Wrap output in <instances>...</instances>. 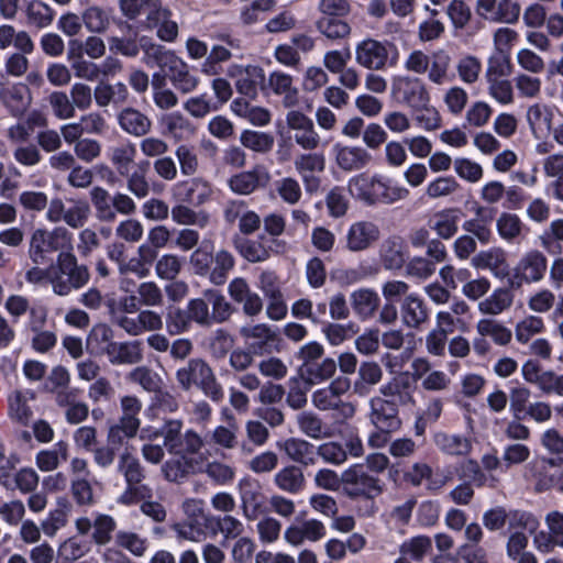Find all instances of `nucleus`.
Wrapping results in <instances>:
<instances>
[{
	"label": "nucleus",
	"mask_w": 563,
	"mask_h": 563,
	"mask_svg": "<svg viewBox=\"0 0 563 563\" xmlns=\"http://www.w3.org/2000/svg\"><path fill=\"white\" fill-rule=\"evenodd\" d=\"M35 265L25 272V280L31 285H41L45 282L52 286V291L60 297L81 289L90 280L89 268L79 264L71 252H60L56 262L47 267Z\"/></svg>",
	"instance_id": "f257e3e1"
},
{
	"label": "nucleus",
	"mask_w": 563,
	"mask_h": 563,
	"mask_svg": "<svg viewBox=\"0 0 563 563\" xmlns=\"http://www.w3.org/2000/svg\"><path fill=\"white\" fill-rule=\"evenodd\" d=\"M349 190L354 197L369 206L391 205L409 196V190L406 187L393 184L391 180L380 175L360 174L354 176L349 181Z\"/></svg>",
	"instance_id": "f03ea898"
},
{
	"label": "nucleus",
	"mask_w": 563,
	"mask_h": 563,
	"mask_svg": "<svg viewBox=\"0 0 563 563\" xmlns=\"http://www.w3.org/2000/svg\"><path fill=\"white\" fill-rule=\"evenodd\" d=\"M71 234L67 229L57 227L53 230L38 228L30 236L27 255L35 265L52 263L55 252H70Z\"/></svg>",
	"instance_id": "7ed1b4c3"
},
{
	"label": "nucleus",
	"mask_w": 563,
	"mask_h": 563,
	"mask_svg": "<svg viewBox=\"0 0 563 563\" xmlns=\"http://www.w3.org/2000/svg\"><path fill=\"white\" fill-rule=\"evenodd\" d=\"M452 58L444 49L427 54L421 49L411 51L404 60V68L411 74H428L430 82L442 86L450 80Z\"/></svg>",
	"instance_id": "20e7f679"
},
{
	"label": "nucleus",
	"mask_w": 563,
	"mask_h": 563,
	"mask_svg": "<svg viewBox=\"0 0 563 563\" xmlns=\"http://www.w3.org/2000/svg\"><path fill=\"white\" fill-rule=\"evenodd\" d=\"M176 380L185 391H189L196 385L213 401H220L223 398L221 385L212 368L202 358H191L185 366L177 369Z\"/></svg>",
	"instance_id": "39448f33"
},
{
	"label": "nucleus",
	"mask_w": 563,
	"mask_h": 563,
	"mask_svg": "<svg viewBox=\"0 0 563 563\" xmlns=\"http://www.w3.org/2000/svg\"><path fill=\"white\" fill-rule=\"evenodd\" d=\"M121 416L117 422L109 426L107 441L111 445H123L125 440L133 439L140 429L139 415L142 402L136 396L126 395L120 400Z\"/></svg>",
	"instance_id": "423d86ee"
},
{
	"label": "nucleus",
	"mask_w": 563,
	"mask_h": 563,
	"mask_svg": "<svg viewBox=\"0 0 563 563\" xmlns=\"http://www.w3.org/2000/svg\"><path fill=\"white\" fill-rule=\"evenodd\" d=\"M342 490L350 499L373 500L384 492V483L361 465H353L342 473Z\"/></svg>",
	"instance_id": "0eeeda50"
},
{
	"label": "nucleus",
	"mask_w": 563,
	"mask_h": 563,
	"mask_svg": "<svg viewBox=\"0 0 563 563\" xmlns=\"http://www.w3.org/2000/svg\"><path fill=\"white\" fill-rule=\"evenodd\" d=\"M391 97L413 110L427 108L430 93L422 79L410 75H397L391 79Z\"/></svg>",
	"instance_id": "6e6552de"
},
{
	"label": "nucleus",
	"mask_w": 563,
	"mask_h": 563,
	"mask_svg": "<svg viewBox=\"0 0 563 563\" xmlns=\"http://www.w3.org/2000/svg\"><path fill=\"white\" fill-rule=\"evenodd\" d=\"M75 527L81 536H87L91 531V542L97 547L109 544L117 532L115 519L107 514H97L92 520L88 517L77 518Z\"/></svg>",
	"instance_id": "1a4fd4ad"
},
{
	"label": "nucleus",
	"mask_w": 563,
	"mask_h": 563,
	"mask_svg": "<svg viewBox=\"0 0 563 563\" xmlns=\"http://www.w3.org/2000/svg\"><path fill=\"white\" fill-rule=\"evenodd\" d=\"M286 124L292 132V139L305 151H314L321 144L313 121L303 112L290 110L286 114Z\"/></svg>",
	"instance_id": "9d476101"
},
{
	"label": "nucleus",
	"mask_w": 563,
	"mask_h": 563,
	"mask_svg": "<svg viewBox=\"0 0 563 563\" xmlns=\"http://www.w3.org/2000/svg\"><path fill=\"white\" fill-rule=\"evenodd\" d=\"M520 11V4L514 0H476L475 4L476 14L494 23H516Z\"/></svg>",
	"instance_id": "9b49d317"
},
{
	"label": "nucleus",
	"mask_w": 563,
	"mask_h": 563,
	"mask_svg": "<svg viewBox=\"0 0 563 563\" xmlns=\"http://www.w3.org/2000/svg\"><path fill=\"white\" fill-rule=\"evenodd\" d=\"M548 268L545 255L538 251L527 252L514 268L512 286L520 287L522 284H534L543 279Z\"/></svg>",
	"instance_id": "f8f14e48"
},
{
	"label": "nucleus",
	"mask_w": 563,
	"mask_h": 563,
	"mask_svg": "<svg viewBox=\"0 0 563 563\" xmlns=\"http://www.w3.org/2000/svg\"><path fill=\"white\" fill-rule=\"evenodd\" d=\"M114 323L129 335L137 336L144 332H158L163 329L164 319L157 311L146 308L136 316L118 314Z\"/></svg>",
	"instance_id": "ddd939ff"
},
{
	"label": "nucleus",
	"mask_w": 563,
	"mask_h": 563,
	"mask_svg": "<svg viewBox=\"0 0 563 563\" xmlns=\"http://www.w3.org/2000/svg\"><path fill=\"white\" fill-rule=\"evenodd\" d=\"M31 102V91L25 84L0 80V103L12 117L20 118Z\"/></svg>",
	"instance_id": "4468645a"
},
{
	"label": "nucleus",
	"mask_w": 563,
	"mask_h": 563,
	"mask_svg": "<svg viewBox=\"0 0 563 563\" xmlns=\"http://www.w3.org/2000/svg\"><path fill=\"white\" fill-rule=\"evenodd\" d=\"M389 43L365 38L355 46V62L368 70H382L387 66Z\"/></svg>",
	"instance_id": "2eb2a0df"
},
{
	"label": "nucleus",
	"mask_w": 563,
	"mask_h": 563,
	"mask_svg": "<svg viewBox=\"0 0 563 563\" xmlns=\"http://www.w3.org/2000/svg\"><path fill=\"white\" fill-rule=\"evenodd\" d=\"M369 421L379 431L396 432L401 428L399 407L380 396L369 400Z\"/></svg>",
	"instance_id": "dca6fc26"
},
{
	"label": "nucleus",
	"mask_w": 563,
	"mask_h": 563,
	"mask_svg": "<svg viewBox=\"0 0 563 563\" xmlns=\"http://www.w3.org/2000/svg\"><path fill=\"white\" fill-rule=\"evenodd\" d=\"M240 334L254 355L272 353L278 341L276 332L264 323L242 327Z\"/></svg>",
	"instance_id": "f3484780"
},
{
	"label": "nucleus",
	"mask_w": 563,
	"mask_h": 563,
	"mask_svg": "<svg viewBox=\"0 0 563 563\" xmlns=\"http://www.w3.org/2000/svg\"><path fill=\"white\" fill-rule=\"evenodd\" d=\"M332 151L336 166L347 173L364 169L373 159L371 153L360 145L336 143Z\"/></svg>",
	"instance_id": "a211bd4d"
},
{
	"label": "nucleus",
	"mask_w": 563,
	"mask_h": 563,
	"mask_svg": "<svg viewBox=\"0 0 563 563\" xmlns=\"http://www.w3.org/2000/svg\"><path fill=\"white\" fill-rule=\"evenodd\" d=\"M413 390L415 387L409 374L407 372H400L380 386L378 396L398 407H405L415 404Z\"/></svg>",
	"instance_id": "6ab92c4d"
},
{
	"label": "nucleus",
	"mask_w": 563,
	"mask_h": 563,
	"mask_svg": "<svg viewBox=\"0 0 563 563\" xmlns=\"http://www.w3.org/2000/svg\"><path fill=\"white\" fill-rule=\"evenodd\" d=\"M380 230L372 221H357L350 225L345 234V247L350 252H362L379 240Z\"/></svg>",
	"instance_id": "aec40b11"
},
{
	"label": "nucleus",
	"mask_w": 563,
	"mask_h": 563,
	"mask_svg": "<svg viewBox=\"0 0 563 563\" xmlns=\"http://www.w3.org/2000/svg\"><path fill=\"white\" fill-rule=\"evenodd\" d=\"M544 521L549 531L537 533L533 542L540 552L550 553L555 547L563 548V510L548 512Z\"/></svg>",
	"instance_id": "412c9836"
},
{
	"label": "nucleus",
	"mask_w": 563,
	"mask_h": 563,
	"mask_svg": "<svg viewBox=\"0 0 563 563\" xmlns=\"http://www.w3.org/2000/svg\"><path fill=\"white\" fill-rule=\"evenodd\" d=\"M228 76L235 79V88L239 93L251 99L257 96V87L264 81V71L255 65H232L228 69Z\"/></svg>",
	"instance_id": "4be33fe9"
},
{
	"label": "nucleus",
	"mask_w": 563,
	"mask_h": 563,
	"mask_svg": "<svg viewBox=\"0 0 563 563\" xmlns=\"http://www.w3.org/2000/svg\"><path fill=\"white\" fill-rule=\"evenodd\" d=\"M269 180L268 169L263 165H255L251 170L232 176L229 179V187L238 195H250L258 187H265Z\"/></svg>",
	"instance_id": "5701e85b"
},
{
	"label": "nucleus",
	"mask_w": 563,
	"mask_h": 563,
	"mask_svg": "<svg viewBox=\"0 0 563 563\" xmlns=\"http://www.w3.org/2000/svg\"><path fill=\"white\" fill-rule=\"evenodd\" d=\"M325 537V526L318 519H308L300 525H290L284 532V539L294 547L305 541L318 542Z\"/></svg>",
	"instance_id": "b1692460"
},
{
	"label": "nucleus",
	"mask_w": 563,
	"mask_h": 563,
	"mask_svg": "<svg viewBox=\"0 0 563 563\" xmlns=\"http://www.w3.org/2000/svg\"><path fill=\"white\" fill-rule=\"evenodd\" d=\"M240 499L243 517L247 521L257 520L266 512L265 497L258 485L244 482L240 486Z\"/></svg>",
	"instance_id": "393cba45"
},
{
	"label": "nucleus",
	"mask_w": 563,
	"mask_h": 563,
	"mask_svg": "<svg viewBox=\"0 0 563 563\" xmlns=\"http://www.w3.org/2000/svg\"><path fill=\"white\" fill-rule=\"evenodd\" d=\"M471 264L476 269H488L497 278H505L509 274L506 253L500 247H492L475 254Z\"/></svg>",
	"instance_id": "a878e982"
},
{
	"label": "nucleus",
	"mask_w": 563,
	"mask_h": 563,
	"mask_svg": "<svg viewBox=\"0 0 563 563\" xmlns=\"http://www.w3.org/2000/svg\"><path fill=\"white\" fill-rule=\"evenodd\" d=\"M118 123L122 131L134 137L146 136L153 126L147 114L132 107H126L119 112Z\"/></svg>",
	"instance_id": "bb28decb"
},
{
	"label": "nucleus",
	"mask_w": 563,
	"mask_h": 563,
	"mask_svg": "<svg viewBox=\"0 0 563 563\" xmlns=\"http://www.w3.org/2000/svg\"><path fill=\"white\" fill-rule=\"evenodd\" d=\"M146 20L150 27L156 29L159 40L172 43L177 38L178 23L173 20L172 12L163 8L161 3L154 11L148 12Z\"/></svg>",
	"instance_id": "cd10ccee"
},
{
	"label": "nucleus",
	"mask_w": 563,
	"mask_h": 563,
	"mask_svg": "<svg viewBox=\"0 0 563 563\" xmlns=\"http://www.w3.org/2000/svg\"><path fill=\"white\" fill-rule=\"evenodd\" d=\"M279 449L292 462L302 466H311L316 464V448L312 443L300 438H288L278 444Z\"/></svg>",
	"instance_id": "c85d7f7f"
},
{
	"label": "nucleus",
	"mask_w": 563,
	"mask_h": 563,
	"mask_svg": "<svg viewBox=\"0 0 563 563\" xmlns=\"http://www.w3.org/2000/svg\"><path fill=\"white\" fill-rule=\"evenodd\" d=\"M140 46L143 52V63L150 67L157 66L162 69H168L178 58L174 52L154 43L147 36L140 37Z\"/></svg>",
	"instance_id": "c756f323"
},
{
	"label": "nucleus",
	"mask_w": 563,
	"mask_h": 563,
	"mask_svg": "<svg viewBox=\"0 0 563 563\" xmlns=\"http://www.w3.org/2000/svg\"><path fill=\"white\" fill-rule=\"evenodd\" d=\"M112 364H137L143 360V347L140 341L114 342L104 347Z\"/></svg>",
	"instance_id": "7c9ffc66"
},
{
	"label": "nucleus",
	"mask_w": 563,
	"mask_h": 563,
	"mask_svg": "<svg viewBox=\"0 0 563 563\" xmlns=\"http://www.w3.org/2000/svg\"><path fill=\"white\" fill-rule=\"evenodd\" d=\"M405 241L402 238L393 235L385 239L379 246V260L385 269L398 271L402 268L405 256Z\"/></svg>",
	"instance_id": "2f4dec72"
},
{
	"label": "nucleus",
	"mask_w": 563,
	"mask_h": 563,
	"mask_svg": "<svg viewBox=\"0 0 563 563\" xmlns=\"http://www.w3.org/2000/svg\"><path fill=\"white\" fill-rule=\"evenodd\" d=\"M224 44H214L211 46L210 52L201 66V71L208 76L219 74L220 65L229 62L233 54V48H239L235 41L230 36H222Z\"/></svg>",
	"instance_id": "473e14b6"
},
{
	"label": "nucleus",
	"mask_w": 563,
	"mask_h": 563,
	"mask_svg": "<svg viewBox=\"0 0 563 563\" xmlns=\"http://www.w3.org/2000/svg\"><path fill=\"white\" fill-rule=\"evenodd\" d=\"M274 485L286 494H299L306 484V477L302 470L297 465H287L275 473Z\"/></svg>",
	"instance_id": "72a5a7b5"
},
{
	"label": "nucleus",
	"mask_w": 563,
	"mask_h": 563,
	"mask_svg": "<svg viewBox=\"0 0 563 563\" xmlns=\"http://www.w3.org/2000/svg\"><path fill=\"white\" fill-rule=\"evenodd\" d=\"M117 470L124 477L128 487L137 486L145 478V470L143 465L129 450H124L119 455Z\"/></svg>",
	"instance_id": "f704fd0d"
},
{
	"label": "nucleus",
	"mask_w": 563,
	"mask_h": 563,
	"mask_svg": "<svg viewBox=\"0 0 563 563\" xmlns=\"http://www.w3.org/2000/svg\"><path fill=\"white\" fill-rule=\"evenodd\" d=\"M553 112L543 103H533L526 112L527 123L537 137L548 134L552 128Z\"/></svg>",
	"instance_id": "c9c22d12"
},
{
	"label": "nucleus",
	"mask_w": 563,
	"mask_h": 563,
	"mask_svg": "<svg viewBox=\"0 0 563 563\" xmlns=\"http://www.w3.org/2000/svg\"><path fill=\"white\" fill-rule=\"evenodd\" d=\"M172 85L181 93L195 91L199 85V78L190 73L189 66L181 58H177L167 69Z\"/></svg>",
	"instance_id": "e433bc0d"
},
{
	"label": "nucleus",
	"mask_w": 563,
	"mask_h": 563,
	"mask_svg": "<svg viewBox=\"0 0 563 563\" xmlns=\"http://www.w3.org/2000/svg\"><path fill=\"white\" fill-rule=\"evenodd\" d=\"M514 298V292L510 289L499 287L494 289L487 298L479 301L477 309L485 316H498L512 306Z\"/></svg>",
	"instance_id": "4c0bfd02"
},
{
	"label": "nucleus",
	"mask_w": 563,
	"mask_h": 563,
	"mask_svg": "<svg viewBox=\"0 0 563 563\" xmlns=\"http://www.w3.org/2000/svg\"><path fill=\"white\" fill-rule=\"evenodd\" d=\"M433 442L442 453L448 455L465 456L472 451L471 440L461 434L438 432L433 437Z\"/></svg>",
	"instance_id": "58836bf2"
},
{
	"label": "nucleus",
	"mask_w": 563,
	"mask_h": 563,
	"mask_svg": "<svg viewBox=\"0 0 563 563\" xmlns=\"http://www.w3.org/2000/svg\"><path fill=\"white\" fill-rule=\"evenodd\" d=\"M476 218L464 222L463 229L476 238L481 243L487 244L492 239V231L488 224L492 222L493 211L483 206L474 208Z\"/></svg>",
	"instance_id": "ea45409f"
},
{
	"label": "nucleus",
	"mask_w": 563,
	"mask_h": 563,
	"mask_svg": "<svg viewBox=\"0 0 563 563\" xmlns=\"http://www.w3.org/2000/svg\"><path fill=\"white\" fill-rule=\"evenodd\" d=\"M383 369L377 362L366 361L358 367V378L354 382V393L360 396L368 395L371 388L382 382Z\"/></svg>",
	"instance_id": "a19ab883"
},
{
	"label": "nucleus",
	"mask_w": 563,
	"mask_h": 563,
	"mask_svg": "<svg viewBox=\"0 0 563 563\" xmlns=\"http://www.w3.org/2000/svg\"><path fill=\"white\" fill-rule=\"evenodd\" d=\"M461 184L453 176H438L424 187V196L429 200L450 199L459 194Z\"/></svg>",
	"instance_id": "79ce46f5"
},
{
	"label": "nucleus",
	"mask_w": 563,
	"mask_h": 563,
	"mask_svg": "<svg viewBox=\"0 0 563 563\" xmlns=\"http://www.w3.org/2000/svg\"><path fill=\"white\" fill-rule=\"evenodd\" d=\"M268 86L276 95H283V104L292 108L298 103V90L292 85V77L283 71H273L268 78Z\"/></svg>",
	"instance_id": "37998d69"
},
{
	"label": "nucleus",
	"mask_w": 563,
	"mask_h": 563,
	"mask_svg": "<svg viewBox=\"0 0 563 563\" xmlns=\"http://www.w3.org/2000/svg\"><path fill=\"white\" fill-rule=\"evenodd\" d=\"M231 110L239 117L249 120L256 126H265L271 122L272 114L268 109L252 106L243 98H236L231 103Z\"/></svg>",
	"instance_id": "c03bdc74"
},
{
	"label": "nucleus",
	"mask_w": 563,
	"mask_h": 563,
	"mask_svg": "<svg viewBox=\"0 0 563 563\" xmlns=\"http://www.w3.org/2000/svg\"><path fill=\"white\" fill-rule=\"evenodd\" d=\"M114 542L119 549L128 551L135 558H143L150 549L148 539L131 530L117 531Z\"/></svg>",
	"instance_id": "a18cd8bd"
},
{
	"label": "nucleus",
	"mask_w": 563,
	"mask_h": 563,
	"mask_svg": "<svg viewBox=\"0 0 563 563\" xmlns=\"http://www.w3.org/2000/svg\"><path fill=\"white\" fill-rule=\"evenodd\" d=\"M401 312L405 324L412 329H418L429 317L424 302L415 295L406 296Z\"/></svg>",
	"instance_id": "49530a36"
},
{
	"label": "nucleus",
	"mask_w": 563,
	"mask_h": 563,
	"mask_svg": "<svg viewBox=\"0 0 563 563\" xmlns=\"http://www.w3.org/2000/svg\"><path fill=\"white\" fill-rule=\"evenodd\" d=\"M296 421L299 430L311 439L320 440L332 434L323 420L312 411H301L297 415Z\"/></svg>",
	"instance_id": "de8ad7c7"
},
{
	"label": "nucleus",
	"mask_w": 563,
	"mask_h": 563,
	"mask_svg": "<svg viewBox=\"0 0 563 563\" xmlns=\"http://www.w3.org/2000/svg\"><path fill=\"white\" fill-rule=\"evenodd\" d=\"M159 122L166 133L176 140L194 135L196 132L195 125L180 112L165 113Z\"/></svg>",
	"instance_id": "09e8293b"
},
{
	"label": "nucleus",
	"mask_w": 563,
	"mask_h": 563,
	"mask_svg": "<svg viewBox=\"0 0 563 563\" xmlns=\"http://www.w3.org/2000/svg\"><path fill=\"white\" fill-rule=\"evenodd\" d=\"M26 23L36 29L48 27L55 16L54 10L40 0H31L25 8Z\"/></svg>",
	"instance_id": "8fccbe9b"
},
{
	"label": "nucleus",
	"mask_w": 563,
	"mask_h": 563,
	"mask_svg": "<svg viewBox=\"0 0 563 563\" xmlns=\"http://www.w3.org/2000/svg\"><path fill=\"white\" fill-rule=\"evenodd\" d=\"M351 300L354 311L364 319L373 317L380 302L377 292L368 288L354 291Z\"/></svg>",
	"instance_id": "3c124183"
},
{
	"label": "nucleus",
	"mask_w": 563,
	"mask_h": 563,
	"mask_svg": "<svg viewBox=\"0 0 563 563\" xmlns=\"http://www.w3.org/2000/svg\"><path fill=\"white\" fill-rule=\"evenodd\" d=\"M476 331L481 336H490L496 344L501 346L508 345L512 338L510 329L497 320L488 318L477 321Z\"/></svg>",
	"instance_id": "603ef678"
},
{
	"label": "nucleus",
	"mask_w": 563,
	"mask_h": 563,
	"mask_svg": "<svg viewBox=\"0 0 563 563\" xmlns=\"http://www.w3.org/2000/svg\"><path fill=\"white\" fill-rule=\"evenodd\" d=\"M239 427L233 416H229L227 426H217L208 433L210 442L225 450H232L238 444Z\"/></svg>",
	"instance_id": "864d4df0"
},
{
	"label": "nucleus",
	"mask_w": 563,
	"mask_h": 563,
	"mask_svg": "<svg viewBox=\"0 0 563 563\" xmlns=\"http://www.w3.org/2000/svg\"><path fill=\"white\" fill-rule=\"evenodd\" d=\"M540 443L552 457L549 464L553 467L563 465V434L555 428H549L543 431L540 438Z\"/></svg>",
	"instance_id": "5fc2aeb1"
},
{
	"label": "nucleus",
	"mask_w": 563,
	"mask_h": 563,
	"mask_svg": "<svg viewBox=\"0 0 563 563\" xmlns=\"http://www.w3.org/2000/svg\"><path fill=\"white\" fill-rule=\"evenodd\" d=\"M459 209L451 208L444 209L434 216V223L432 229L440 238L449 240L455 235L459 229Z\"/></svg>",
	"instance_id": "6e6d98bb"
},
{
	"label": "nucleus",
	"mask_w": 563,
	"mask_h": 563,
	"mask_svg": "<svg viewBox=\"0 0 563 563\" xmlns=\"http://www.w3.org/2000/svg\"><path fill=\"white\" fill-rule=\"evenodd\" d=\"M205 441L202 437L192 429L181 432L175 442V446L169 450L172 455H194L200 452L203 448Z\"/></svg>",
	"instance_id": "4d7b16f0"
},
{
	"label": "nucleus",
	"mask_w": 563,
	"mask_h": 563,
	"mask_svg": "<svg viewBox=\"0 0 563 563\" xmlns=\"http://www.w3.org/2000/svg\"><path fill=\"white\" fill-rule=\"evenodd\" d=\"M172 219L179 225H197L205 228L208 225L210 217L205 211L196 212L186 205H176L170 209Z\"/></svg>",
	"instance_id": "13d9d810"
},
{
	"label": "nucleus",
	"mask_w": 563,
	"mask_h": 563,
	"mask_svg": "<svg viewBox=\"0 0 563 563\" xmlns=\"http://www.w3.org/2000/svg\"><path fill=\"white\" fill-rule=\"evenodd\" d=\"M136 150L133 144L118 145L111 148L110 162L120 176H128L134 163Z\"/></svg>",
	"instance_id": "bf43d9fd"
},
{
	"label": "nucleus",
	"mask_w": 563,
	"mask_h": 563,
	"mask_svg": "<svg viewBox=\"0 0 563 563\" xmlns=\"http://www.w3.org/2000/svg\"><path fill=\"white\" fill-rule=\"evenodd\" d=\"M212 263L214 264L210 272V280L214 285H222L230 271L235 265L234 256L227 250H219L212 256Z\"/></svg>",
	"instance_id": "052dcab7"
},
{
	"label": "nucleus",
	"mask_w": 563,
	"mask_h": 563,
	"mask_svg": "<svg viewBox=\"0 0 563 563\" xmlns=\"http://www.w3.org/2000/svg\"><path fill=\"white\" fill-rule=\"evenodd\" d=\"M68 457V445L60 441L55 444L54 450H44L36 455V465L43 472H51L58 467L59 460Z\"/></svg>",
	"instance_id": "680f3d73"
},
{
	"label": "nucleus",
	"mask_w": 563,
	"mask_h": 563,
	"mask_svg": "<svg viewBox=\"0 0 563 563\" xmlns=\"http://www.w3.org/2000/svg\"><path fill=\"white\" fill-rule=\"evenodd\" d=\"M190 466L187 456L174 455L162 465L161 471L166 481L179 483L188 476Z\"/></svg>",
	"instance_id": "e2e57ef3"
},
{
	"label": "nucleus",
	"mask_w": 563,
	"mask_h": 563,
	"mask_svg": "<svg viewBox=\"0 0 563 563\" xmlns=\"http://www.w3.org/2000/svg\"><path fill=\"white\" fill-rule=\"evenodd\" d=\"M497 232L507 242H514L522 234L523 223L515 213L503 212L496 221Z\"/></svg>",
	"instance_id": "0e129e2a"
},
{
	"label": "nucleus",
	"mask_w": 563,
	"mask_h": 563,
	"mask_svg": "<svg viewBox=\"0 0 563 563\" xmlns=\"http://www.w3.org/2000/svg\"><path fill=\"white\" fill-rule=\"evenodd\" d=\"M136 294L141 305L145 308L162 307L165 302L164 290L153 280L140 283Z\"/></svg>",
	"instance_id": "69168bd1"
},
{
	"label": "nucleus",
	"mask_w": 563,
	"mask_h": 563,
	"mask_svg": "<svg viewBox=\"0 0 563 563\" xmlns=\"http://www.w3.org/2000/svg\"><path fill=\"white\" fill-rule=\"evenodd\" d=\"M128 379L140 385L144 390L150 393L158 391L162 385L159 375L147 366H137L133 368L129 373Z\"/></svg>",
	"instance_id": "338daca9"
},
{
	"label": "nucleus",
	"mask_w": 563,
	"mask_h": 563,
	"mask_svg": "<svg viewBox=\"0 0 563 563\" xmlns=\"http://www.w3.org/2000/svg\"><path fill=\"white\" fill-rule=\"evenodd\" d=\"M89 552V547L78 539L71 537L62 542L57 550L62 563H74Z\"/></svg>",
	"instance_id": "774afa93"
}]
</instances>
